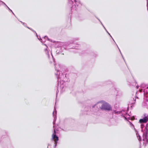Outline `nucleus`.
Segmentation results:
<instances>
[{
  "instance_id": "7ed1b4c3",
  "label": "nucleus",
  "mask_w": 148,
  "mask_h": 148,
  "mask_svg": "<svg viewBox=\"0 0 148 148\" xmlns=\"http://www.w3.org/2000/svg\"><path fill=\"white\" fill-rule=\"evenodd\" d=\"M148 121V117L145 116L143 118L140 119L139 120V122L140 123H146Z\"/></svg>"
},
{
  "instance_id": "f03ea898",
  "label": "nucleus",
  "mask_w": 148,
  "mask_h": 148,
  "mask_svg": "<svg viewBox=\"0 0 148 148\" xmlns=\"http://www.w3.org/2000/svg\"><path fill=\"white\" fill-rule=\"evenodd\" d=\"M52 139L55 143V145H56L57 142L58 140V137L56 135V132L55 129L54 130L53 133L52 135Z\"/></svg>"
},
{
  "instance_id": "20e7f679",
  "label": "nucleus",
  "mask_w": 148,
  "mask_h": 148,
  "mask_svg": "<svg viewBox=\"0 0 148 148\" xmlns=\"http://www.w3.org/2000/svg\"><path fill=\"white\" fill-rule=\"evenodd\" d=\"M140 91L141 92V90H140Z\"/></svg>"
},
{
  "instance_id": "f257e3e1",
  "label": "nucleus",
  "mask_w": 148,
  "mask_h": 148,
  "mask_svg": "<svg viewBox=\"0 0 148 148\" xmlns=\"http://www.w3.org/2000/svg\"><path fill=\"white\" fill-rule=\"evenodd\" d=\"M99 106L100 109L102 110L107 111L111 110L112 108L111 106L108 103L105 101H101L98 104Z\"/></svg>"
}]
</instances>
